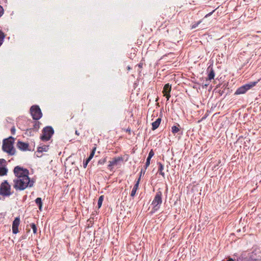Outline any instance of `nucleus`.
<instances>
[{
    "mask_svg": "<svg viewBox=\"0 0 261 261\" xmlns=\"http://www.w3.org/2000/svg\"><path fill=\"white\" fill-rule=\"evenodd\" d=\"M30 227L33 229V233L34 234L37 233V228L36 224L34 223H32L30 224Z\"/></svg>",
    "mask_w": 261,
    "mask_h": 261,
    "instance_id": "24",
    "label": "nucleus"
},
{
    "mask_svg": "<svg viewBox=\"0 0 261 261\" xmlns=\"http://www.w3.org/2000/svg\"><path fill=\"white\" fill-rule=\"evenodd\" d=\"M20 224V219L19 217L15 218L12 223V229L14 234H16L19 232L18 226Z\"/></svg>",
    "mask_w": 261,
    "mask_h": 261,
    "instance_id": "10",
    "label": "nucleus"
},
{
    "mask_svg": "<svg viewBox=\"0 0 261 261\" xmlns=\"http://www.w3.org/2000/svg\"><path fill=\"white\" fill-rule=\"evenodd\" d=\"M30 113L35 120H38L42 117L41 110L38 105L32 106L30 108Z\"/></svg>",
    "mask_w": 261,
    "mask_h": 261,
    "instance_id": "5",
    "label": "nucleus"
},
{
    "mask_svg": "<svg viewBox=\"0 0 261 261\" xmlns=\"http://www.w3.org/2000/svg\"><path fill=\"white\" fill-rule=\"evenodd\" d=\"M154 153L152 149H151L148 154V158L151 159L152 157L154 155Z\"/></svg>",
    "mask_w": 261,
    "mask_h": 261,
    "instance_id": "31",
    "label": "nucleus"
},
{
    "mask_svg": "<svg viewBox=\"0 0 261 261\" xmlns=\"http://www.w3.org/2000/svg\"><path fill=\"white\" fill-rule=\"evenodd\" d=\"M145 170L146 169H145L144 170L143 169H141V171H140V175H139V177H140V178H141V176H142V174H144L145 173Z\"/></svg>",
    "mask_w": 261,
    "mask_h": 261,
    "instance_id": "34",
    "label": "nucleus"
},
{
    "mask_svg": "<svg viewBox=\"0 0 261 261\" xmlns=\"http://www.w3.org/2000/svg\"><path fill=\"white\" fill-rule=\"evenodd\" d=\"M162 196V192L160 190V189H159L156 192L154 199L151 203V205H153V207L152 208V213L156 212L160 208L161 205L163 202Z\"/></svg>",
    "mask_w": 261,
    "mask_h": 261,
    "instance_id": "3",
    "label": "nucleus"
},
{
    "mask_svg": "<svg viewBox=\"0 0 261 261\" xmlns=\"http://www.w3.org/2000/svg\"><path fill=\"white\" fill-rule=\"evenodd\" d=\"M96 149V147H94L92 149V150L89 156L87 158V159H88L89 160L91 161V160L93 158V156H94V155L95 154Z\"/></svg>",
    "mask_w": 261,
    "mask_h": 261,
    "instance_id": "26",
    "label": "nucleus"
},
{
    "mask_svg": "<svg viewBox=\"0 0 261 261\" xmlns=\"http://www.w3.org/2000/svg\"><path fill=\"white\" fill-rule=\"evenodd\" d=\"M15 131H16V129H15V128L14 126H13L11 128V133L12 135H14L15 134Z\"/></svg>",
    "mask_w": 261,
    "mask_h": 261,
    "instance_id": "36",
    "label": "nucleus"
},
{
    "mask_svg": "<svg viewBox=\"0 0 261 261\" xmlns=\"http://www.w3.org/2000/svg\"><path fill=\"white\" fill-rule=\"evenodd\" d=\"M127 69L128 70H130V67L129 66H127Z\"/></svg>",
    "mask_w": 261,
    "mask_h": 261,
    "instance_id": "41",
    "label": "nucleus"
},
{
    "mask_svg": "<svg viewBox=\"0 0 261 261\" xmlns=\"http://www.w3.org/2000/svg\"><path fill=\"white\" fill-rule=\"evenodd\" d=\"M14 174L16 178H22L24 176H29V171L27 169L23 168L19 166H16L13 170Z\"/></svg>",
    "mask_w": 261,
    "mask_h": 261,
    "instance_id": "6",
    "label": "nucleus"
},
{
    "mask_svg": "<svg viewBox=\"0 0 261 261\" xmlns=\"http://www.w3.org/2000/svg\"><path fill=\"white\" fill-rule=\"evenodd\" d=\"M123 161V158L121 156H118L116 158H114L113 159V160L111 161H109V165H108V168L110 169H111L112 167L113 166L117 165V164L120 162Z\"/></svg>",
    "mask_w": 261,
    "mask_h": 261,
    "instance_id": "12",
    "label": "nucleus"
},
{
    "mask_svg": "<svg viewBox=\"0 0 261 261\" xmlns=\"http://www.w3.org/2000/svg\"><path fill=\"white\" fill-rule=\"evenodd\" d=\"M35 202L38 205L40 211H42V199L40 197H38L35 199Z\"/></svg>",
    "mask_w": 261,
    "mask_h": 261,
    "instance_id": "18",
    "label": "nucleus"
},
{
    "mask_svg": "<svg viewBox=\"0 0 261 261\" xmlns=\"http://www.w3.org/2000/svg\"><path fill=\"white\" fill-rule=\"evenodd\" d=\"M179 125L177 124V125H174L171 128V131L173 134H176L179 131Z\"/></svg>",
    "mask_w": 261,
    "mask_h": 261,
    "instance_id": "23",
    "label": "nucleus"
},
{
    "mask_svg": "<svg viewBox=\"0 0 261 261\" xmlns=\"http://www.w3.org/2000/svg\"><path fill=\"white\" fill-rule=\"evenodd\" d=\"M13 187L16 191H22L28 187L33 186L34 181L31 180L29 176H24L22 178H16L13 180Z\"/></svg>",
    "mask_w": 261,
    "mask_h": 261,
    "instance_id": "1",
    "label": "nucleus"
},
{
    "mask_svg": "<svg viewBox=\"0 0 261 261\" xmlns=\"http://www.w3.org/2000/svg\"><path fill=\"white\" fill-rule=\"evenodd\" d=\"M90 161L88 159H86V161H84V162H83V167L84 168H86L87 166V165L89 163V162H90Z\"/></svg>",
    "mask_w": 261,
    "mask_h": 261,
    "instance_id": "32",
    "label": "nucleus"
},
{
    "mask_svg": "<svg viewBox=\"0 0 261 261\" xmlns=\"http://www.w3.org/2000/svg\"><path fill=\"white\" fill-rule=\"evenodd\" d=\"M5 37L4 33L0 30V46L3 44Z\"/></svg>",
    "mask_w": 261,
    "mask_h": 261,
    "instance_id": "27",
    "label": "nucleus"
},
{
    "mask_svg": "<svg viewBox=\"0 0 261 261\" xmlns=\"http://www.w3.org/2000/svg\"><path fill=\"white\" fill-rule=\"evenodd\" d=\"M17 146L21 151H30L31 149L29 148V143H24L23 142L18 141L17 143Z\"/></svg>",
    "mask_w": 261,
    "mask_h": 261,
    "instance_id": "11",
    "label": "nucleus"
},
{
    "mask_svg": "<svg viewBox=\"0 0 261 261\" xmlns=\"http://www.w3.org/2000/svg\"><path fill=\"white\" fill-rule=\"evenodd\" d=\"M150 160H151V159H149L148 158H147L146 162L145 165V169H146L147 168V167L149 166V165L150 164Z\"/></svg>",
    "mask_w": 261,
    "mask_h": 261,
    "instance_id": "29",
    "label": "nucleus"
},
{
    "mask_svg": "<svg viewBox=\"0 0 261 261\" xmlns=\"http://www.w3.org/2000/svg\"><path fill=\"white\" fill-rule=\"evenodd\" d=\"M11 186L7 180L3 182L0 186V195L4 196H8L11 195Z\"/></svg>",
    "mask_w": 261,
    "mask_h": 261,
    "instance_id": "8",
    "label": "nucleus"
},
{
    "mask_svg": "<svg viewBox=\"0 0 261 261\" xmlns=\"http://www.w3.org/2000/svg\"><path fill=\"white\" fill-rule=\"evenodd\" d=\"M6 160L3 159H0V176H4L7 174L8 169L6 167Z\"/></svg>",
    "mask_w": 261,
    "mask_h": 261,
    "instance_id": "9",
    "label": "nucleus"
},
{
    "mask_svg": "<svg viewBox=\"0 0 261 261\" xmlns=\"http://www.w3.org/2000/svg\"><path fill=\"white\" fill-rule=\"evenodd\" d=\"M3 14H4V9L0 5V17L3 15Z\"/></svg>",
    "mask_w": 261,
    "mask_h": 261,
    "instance_id": "35",
    "label": "nucleus"
},
{
    "mask_svg": "<svg viewBox=\"0 0 261 261\" xmlns=\"http://www.w3.org/2000/svg\"><path fill=\"white\" fill-rule=\"evenodd\" d=\"M161 122V118H158L154 122L152 123V129H156L160 125Z\"/></svg>",
    "mask_w": 261,
    "mask_h": 261,
    "instance_id": "17",
    "label": "nucleus"
},
{
    "mask_svg": "<svg viewBox=\"0 0 261 261\" xmlns=\"http://www.w3.org/2000/svg\"><path fill=\"white\" fill-rule=\"evenodd\" d=\"M140 181V177H139L138 179L136 181V183L132 190L131 194H130V196L132 197H134L135 195L136 191L138 189Z\"/></svg>",
    "mask_w": 261,
    "mask_h": 261,
    "instance_id": "13",
    "label": "nucleus"
},
{
    "mask_svg": "<svg viewBox=\"0 0 261 261\" xmlns=\"http://www.w3.org/2000/svg\"><path fill=\"white\" fill-rule=\"evenodd\" d=\"M171 91V85L169 83L165 85L162 91L163 94L170 93Z\"/></svg>",
    "mask_w": 261,
    "mask_h": 261,
    "instance_id": "16",
    "label": "nucleus"
},
{
    "mask_svg": "<svg viewBox=\"0 0 261 261\" xmlns=\"http://www.w3.org/2000/svg\"><path fill=\"white\" fill-rule=\"evenodd\" d=\"M201 22V20H199L196 23H195L194 24H192V29H195L196 27H198V25Z\"/></svg>",
    "mask_w": 261,
    "mask_h": 261,
    "instance_id": "30",
    "label": "nucleus"
},
{
    "mask_svg": "<svg viewBox=\"0 0 261 261\" xmlns=\"http://www.w3.org/2000/svg\"><path fill=\"white\" fill-rule=\"evenodd\" d=\"M172 9L171 8H167L164 9V14L165 16L170 17L171 15V11Z\"/></svg>",
    "mask_w": 261,
    "mask_h": 261,
    "instance_id": "21",
    "label": "nucleus"
},
{
    "mask_svg": "<svg viewBox=\"0 0 261 261\" xmlns=\"http://www.w3.org/2000/svg\"><path fill=\"white\" fill-rule=\"evenodd\" d=\"M54 134V130L51 126H46L42 130V135L40 136V139L43 141H47L50 139Z\"/></svg>",
    "mask_w": 261,
    "mask_h": 261,
    "instance_id": "4",
    "label": "nucleus"
},
{
    "mask_svg": "<svg viewBox=\"0 0 261 261\" xmlns=\"http://www.w3.org/2000/svg\"><path fill=\"white\" fill-rule=\"evenodd\" d=\"M103 198H104L103 195H101L99 197L98 200V203H97L98 208H100L101 206L102 201L103 200Z\"/></svg>",
    "mask_w": 261,
    "mask_h": 261,
    "instance_id": "25",
    "label": "nucleus"
},
{
    "mask_svg": "<svg viewBox=\"0 0 261 261\" xmlns=\"http://www.w3.org/2000/svg\"><path fill=\"white\" fill-rule=\"evenodd\" d=\"M138 66L140 68H142L143 66V63H140L139 64H138Z\"/></svg>",
    "mask_w": 261,
    "mask_h": 261,
    "instance_id": "37",
    "label": "nucleus"
},
{
    "mask_svg": "<svg viewBox=\"0 0 261 261\" xmlns=\"http://www.w3.org/2000/svg\"><path fill=\"white\" fill-rule=\"evenodd\" d=\"M214 10L213 11H212V12H210V13H209L208 14H206V15H205V17H207L211 15H212V14L213 13V12H214Z\"/></svg>",
    "mask_w": 261,
    "mask_h": 261,
    "instance_id": "38",
    "label": "nucleus"
},
{
    "mask_svg": "<svg viewBox=\"0 0 261 261\" xmlns=\"http://www.w3.org/2000/svg\"><path fill=\"white\" fill-rule=\"evenodd\" d=\"M107 161V158H104L103 159H101L99 160L98 162V165H103Z\"/></svg>",
    "mask_w": 261,
    "mask_h": 261,
    "instance_id": "28",
    "label": "nucleus"
},
{
    "mask_svg": "<svg viewBox=\"0 0 261 261\" xmlns=\"http://www.w3.org/2000/svg\"><path fill=\"white\" fill-rule=\"evenodd\" d=\"M226 261H235V260L231 258H228V259Z\"/></svg>",
    "mask_w": 261,
    "mask_h": 261,
    "instance_id": "39",
    "label": "nucleus"
},
{
    "mask_svg": "<svg viewBox=\"0 0 261 261\" xmlns=\"http://www.w3.org/2000/svg\"><path fill=\"white\" fill-rule=\"evenodd\" d=\"M164 96H166L167 100L168 101L171 97L170 93L164 94Z\"/></svg>",
    "mask_w": 261,
    "mask_h": 261,
    "instance_id": "33",
    "label": "nucleus"
},
{
    "mask_svg": "<svg viewBox=\"0 0 261 261\" xmlns=\"http://www.w3.org/2000/svg\"><path fill=\"white\" fill-rule=\"evenodd\" d=\"M257 83V81L252 82L239 87L235 92L234 94L239 95L245 93L248 90L254 87Z\"/></svg>",
    "mask_w": 261,
    "mask_h": 261,
    "instance_id": "7",
    "label": "nucleus"
},
{
    "mask_svg": "<svg viewBox=\"0 0 261 261\" xmlns=\"http://www.w3.org/2000/svg\"><path fill=\"white\" fill-rule=\"evenodd\" d=\"M41 124V123L37 120H36L34 122V125H33V128H30V129L31 130L32 129L37 131L39 128H40V125Z\"/></svg>",
    "mask_w": 261,
    "mask_h": 261,
    "instance_id": "19",
    "label": "nucleus"
},
{
    "mask_svg": "<svg viewBox=\"0 0 261 261\" xmlns=\"http://www.w3.org/2000/svg\"><path fill=\"white\" fill-rule=\"evenodd\" d=\"M14 143V138L11 136L9 137L8 138L5 139L3 141V150L9 155H14L15 153V149L13 146Z\"/></svg>",
    "mask_w": 261,
    "mask_h": 261,
    "instance_id": "2",
    "label": "nucleus"
},
{
    "mask_svg": "<svg viewBox=\"0 0 261 261\" xmlns=\"http://www.w3.org/2000/svg\"><path fill=\"white\" fill-rule=\"evenodd\" d=\"M158 99H159V98L158 97V98L156 99L155 101H157L158 100Z\"/></svg>",
    "mask_w": 261,
    "mask_h": 261,
    "instance_id": "42",
    "label": "nucleus"
},
{
    "mask_svg": "<svg viewBox=\"0 0 261 261\" xmlns=\"http://www.w3.org/2000/svg\"><path fill=\"white\" fill-rule=\"evenodd\" d=\"M207 71L208 72V80L211 81L214 79L215 74L213 68L209 66L207 69Z\"/></svg>",
    "mask_w": 261,
    "mask_h": 261,
    "instance_id": "14",
    "label": "nucleus"
},
{
    "mask_svg": "<svg viewBox=\"0 0 261 261\" xmlns=\"http://www.w3.org/2000/svg\"><path fill=\"white\" fill-rule=\"evenodd\" d=\"M48 149V146L43 145L38 147L37 151L38 152L47 151Z\"/></svg>",
    "mask_w": 261,
    "mask_h": 261,
    "instance_id": "22",
    "label": "nucleus"
},
{
    "mask_svg": "<svg viewBox=\"0 0 261 261\" xmlns=\"http://www.w3.org/2000/svg\"><path fill=\"white\" fill-rule=\"evenodd\" d=\"M159 165V172L160 174L162 175L163 177H165V173L163 172L164 169V165L160 162L158 163Z\"/></svg>",
    "mask_w": 261,
    "mask_h": 261,
    "instance_id": "20",
    "label": "nucleus"
},
{
    "mask_svg": "<svg viewBox=\"0 0 261 261\" xmlns=\"http://www.w3.org/2000/svg\"><path fill=\"white\" fill-rule=\"evenodd\" d=\"M181 31L177 28H175L173 32L171 34V36L175 39H178L180 38Z\"/></svg>",
    "mask_w": 261,
    "mask_h": 261,
    "instance_id": "15",
    "label": "nucleus"
},
{
    "mask_svg": "<svg viewBox=\"0 0 261 261\" xmlns=\"http://www.w3.org/2000/svg\"><path fill=\"white\" fill-rule=\"evenodd\" d=\"M75 134L77 136H79L80 135V133L77 131V130H75Z\"/></svg>",
    "mask_w": 261,
    "mask_h": 261,
    "instance_id": "40",
    "label": "nucleus"
}]
</instances>
